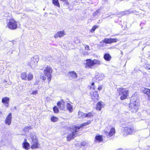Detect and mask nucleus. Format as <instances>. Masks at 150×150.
I'll list each match as a JSON object with an SVG mask.
<instances>
[{
    "mask_svg": "<svg viewBox=\"0 0 150 150\" xmlns=\"http://www.w3.org/2000/svg\"><path fill=\"white\" fill-rule=\"evenodd\" d=\"M117 91L119 96H120V99L121 100H124L128 98L129 91L126 88L121 87L117 88Z\"/></svg>",
    "mask_w": 150,
    "mask_h": 150,
    "instance_id": "f257e3e1",
    "label": "nucleus"
},
{
    "mask_svg": "<svg viewBox=\"0 0 150 150\" xmlns=\"http://www.w3.org/2000/svg\"><path fill=\"white\" fill-rule=\"evenodd\" d=\"M86 62L84 63L85 67L86 69L93 68L95 65H99L101 64L100 60L94 59H87L86 60Z\"/></svg>",
    "mask_w": 150,
    "mask_h": 150,
    "instance_id": "f03ea898",
    "label": "nucleus"
},
{
    "mask_svg": "<svg viewBox=\"0 0 150 150\" xmlns=\"http://www.w3.org/2000/svg\"><path fill=\"white\" fill-rule=\"evenodd\" d=\"M74 126H71L69 128V130L72 131L71 133L69 134L67 137V141H69L72 139H73L74 137H76L79 136L80 134L78 132L79 131L77 130L76 129L74 128Z\"/></svg>",
    "mask_w": 150,
    "mask_h": 150,
    "instance_id": "7ed1b4c3",
    "label": "nucleus"
},
{
    "mask_svg": "<svg viewBox=\"0 0 150 150\" xmlns=\"http://www.w3.org/2000/svg\"><path fill=\"white\" fill-rule=\"evenodd\" d=\"M30 138L32 140L30 142L31 148L32 149H34L39 148L40 146V144L38 137L35 135H31L30 136Z\"/></svg>",
    "mask_w": 150,
    "mask_h": 150,
    "instance_id": "20e7f679",
    "label": "nucleus"
},
{
    "mask_svg": "<svg viewBox=\"0 0 150 150\" xmlns=\"http://www.w3.org/2000/svg\"><path fill=\"white\" fill-rule=\"evenodd\" d=\"M18 27V22L13 18H10L7 22V27L11 30H15Z\"/></svg>",
    "mask_w": 150,
    "mask_h": 150,
    "instance_id": "39448f33",
    "label": "nucleus"
},
{
    "mask_svg": "<svg viewBox=\"0 0 150 150\" xmlns=\"http://www.w3.org/2000/svg\"><path fill=\"white\" fill-rule=\"evenodd\" d=\"M52 71V69L50 67L47 66L44 70V73L45 76L47 77V79L49 83L50 82L52 78L51 74Z\"/></svg>",
    "mask_w": 150,
    "mask_h": 150,
    "instance_id": "423d86ee",
    "label": "nucleus"
},
{
    "mask_svg": "<svg viewBox=\"0 0 150 150\" xmlns=\"http://www.w3.org/2000/svg\"><path fill=\"white\" fill-rule=\"evenodd\" d=\"M33 74L30 73L27 74L26 72H24L21 74V77L22 80L30 81L33 79Z\"/></svg>",
    "mask_w": 150,
    "mask_h": 150,
    "instance_id": "0eeeda50",
    "label": "nucleus"
},
{
    "mask_svg": "<svg viewBox=\"0 0 150 150\" xmlns=\"http://www.w3.org/2000/svg\"><path fill=\"white\" fill-rule=\"evenodd\" d=\"M134 132V127L132 126L124 127L123 130V134L126 135L132 134Z\"/></svg>",
    "mask_w": 150,
    "mask_h": 150,
    "instance_id": "6e6552de",
    "label": "nucleus"
},
{
    "mask_svg": "<svg viewBox=\"0 0 150 150\" xmlns=\"http://www.w3.org/2000/svg\"><path fill=\"white\" fill-rule=\"evenodd\" d=\"M90 96L92 100L94 102H96L99 100L100 97L98 91H96L91 92L90 93Z\"/></svg>",
    "mask_w": 150,
    "mask_h": 150,
    "instance_id": "1a4fd4ad",
    "label": "nucleus"
},
{
    "mask_svg": "<svg viewBox=\"0 0 150 150\" xmlns=\"http://www.w3.org/2000/svg\"><path fill=\"white\" fill-rule=\"evenodd\" d=\"M103 132L106 137L107 138H109L114 136L115 133V128L112 127L110 128L109 132H108L106 130H104Z\"/></svg>",
    "mask_w": 150,
    "mask_h": 150,
    "instance_id": "9d476101",
    "label": "nucleus"
},
{
    "mask_svg": "<svg viewBox=\"0 0 150 150\" xmlns=\"http://www.w3.org/2000/svg\"><path fill=\"white\" fill-rule=\"evenodd\" d=\"M118 40L116 38H105L103 40V42L105 44H111L113 43L116 42L118 41Z\"/></svg>",
    "mask_w": 150,
    "mask_h": 150,
    "instance_id": "9b49d317",
    "label": "nucleus"
},
{
    "mask_svg": "<svg viewBox=\"0 0 150 150\" xmlns=\"http://www.w3.org/2000/svg\"><path fill=\"white\" fill-rule=\"evenodd\" d=\"M79 115L82 118H86V117L90 118L93 117V114L92 112H90L87 113H84L81 112H79Z\"/></svg>",
    "mask_w": 150,
    "mask_h": 150,
    "instance_id": "f8f14e48",
    "label": "nucleus"
},
{
    "mask_svg": "<svg viewBox=\"0 0 150 150\" xmlns=\"http://www.w3.org/2000/svg\"><path fill=\"white\" fill-rule=\"evenodd\" d=\"M57 105L58 106L60 109L61 110H64L65 109V102L62 99H61L60 101L57 102Z\"/></svg>",
    "mask_w": 150,
    "mask_h": 150,
    "instance_id": "ddd939ff",
    "label": "nucleus"
},
{
    "mask_svg": "<svg viewBox=\"0 0 150 150\" xmlns=\"http://www.w3.org/2000/svg\"><path fill=\"white\" fill-rule=\"evenodd\" d=\"M38 61V59L33 58L29 62L28 65L31 67H34L37 65Z\"/></svg>",
    "mask_w": 150,
    "mask_h": 150,
    "instance_id": "4468645a",
    "label": "nucleus"
},
{
    "mask_svg": "<svg viewBox=\"0 0 150 150\" xmlns=\"http://www.w3.org/2000/svg\"><path fill=\"white\" fill-rule=\"evenodd\" d=\"M91 123L90 120H88L86 122H85L81 124L79 126H77L76 125H74V128L76 129L79 131V129L81 128H82L84 127L89 125Z\"/></svg>",
    "mask_w": 150,
    "mask_h": 150,
    "instance_id": "2eb2a0df",
    "label": "nucleus"
},
{
    "mask_svg": "<svg viewBox=\"0 0 150 150\" xmlns=\"http://www.w3.org/2000/svg\"><path fill=\"white\" fill-rule=\"evenodd\" d=\"M104 105L105 104L102 101H100L98 102L96 104L95 108L97 110L100 111Z\"/></svg>",
    "mask_w": 150,
    "mask_h": 150,
    "instance_id": "dca6fc26",
    "label": "nucleus"
},
{
    "mask_svg": "<svg viewBox=\"0 0 150 150\" xmlns=\"http://www.w3.org/2000/svg\"><path fill=\"white\" fill-rule=\"evenodd\" d=\"M12 120V114L11 113H9L7 116L5 120V123L6 125H10L11 123Z\"/></svg>",
    "mask_w": 150,
    "mask_h": 150,
    "instance_id": "f3484780",
    "label": "nucleus"
},
{
    "mask_svg": "<svg viewBox=\"0 0 150 150\" xmlns=\"http://www.w3.org/2000/svg\"><path fill=\"white\" fill-rule=\"evenodd\" d=\"M103 140V136L102 135H97L94 138V142L95 143H99L102 142Z\"/></svg>",
    "mask_w": 150,
    "mask_h": 150,
    "instance_id": "a211bd4d",
    "label": "nucleus"
},
{
    "mask_svg": "<svg viewBox=\"0 0 150 150\" xmlns=\"http://www.w3.org/2000/svg\"><path fill=\"white\" fill-rule=\"evenodd\" d=\"M65 35L66 33H65V31L64 30H63L57 32L54 35V37L55 38H61L63 37Z\"/></svg>",
    "mask_w": 150,
    "mask_h": 150,
    "instance_id": "6ab92c4d",
    "label": "nucleus"
},
{
    "mask_svg": "<svg viewBox=\"0 0 150 150\" xmlns=\"http://www.w3.org/2000/svg\"><path fill=\"white\" fill-rule=\"evenodd\" d=\"M139 104L138 103H136L135 101L134 103H132V105H131V110L133 112H136L138 109Z\"/></svg>",
    "mask_w": 150,
    "mask_h": 150,
    "instance_id": "aec40b11",
    "label": "nucleus"
},
{
    "mask_svg": "<svg viewBox=\"0 0 150 150\" xmlns=\"http://www.w3.org/2000/svg\"><path fill=\"white\" fill-rule=\"evenodd\" d=\"M9 98L7 97L3 98L2 99V102L6 107H8L9 105Z\"/></svg>",
    "mask_w": 150,
    "mask_h": 150,
    "instance_id": "412c9836",
    "label": "nucleus"
},
{
    "mask_svg": "<svg viewBox=\"0 0 150 150\" xmlns=\"http://www.w3.org/2000/svg\"><path fill=\"white\" fill-rule=\"evenodd\" d=\"M68 73L69 77L74 79H76L77 77V74L74 71H69Z\"/></svg>",
    "mask_w": 150,
    "mask_h": 150,
    "instance_id": "4be33fe9",
    "label": "nucleus"
},
{
    "mask_svg": "<svg viewBox=\"0 0 150 150\" xmlns=\"http://www.w3.org/2000/svg\"><path fill=\"white\" fill-rule=\"evenodd\" d=\"M22 146L23 148L27 150L29 149L30 144L28 142H26V139H25V141L23 143Z\"/></svg>",
    "mask_w": 150,
    "mask_h": 150,
    "instance_id": "5701e85b",
    "label": "nucleus"
},
{
    "mask_svg": "<svg viewBox=\"0 0 150 150\" xmlns=\"http://www.w3.org/2000/svg\"><path fill=\"white\" fill-rule=\"evenodd\" d=\"M104 59L107 61H110L111 59V57L110 55L108 53L104 54L103 56Z\"/></svg>",
    "mask_w": 150,
    "mask_h": 150,
    "instance_id": "b1692460",
    "label": "nucleus"
},
{
    "mask_svg": "<svg viewBox=\"0 0 150 150\" xmlns=\"http://www.w3.org/2000/svg\"><path fill=\"white\" fill-rule=\"evenodd\" d=\"M88 88L90 90H95L96 88V87L95 85V83L94 82H92L91 84V85H88Z\"/></svg>",
    "mask_w": 150,
    "mask_h": 150,
    "instance_id": "393cba45",
    "label": "nucleus"
},
{
    "mask_svg": "<svg viewBox=\"0 0 150 150\" xmlns=\"http://www.w3.org/2000/svg\"><path fill=\"white\" fill-rule=\"evenodd\" d=\"M58 0H52V3L54 6L59 8H60V5Z\"/></svg>",
    "mask_w": 150,
    "mask_h": 150,
    "instance_id": "a878e982",
    "label": "nucleus"
},
{
    "mask_svg": "<svg viewBox=\"0 0 150 150\" xmlns=\"http://www.w3.org/2000/svg\"><path fill=\"white\" fill-rule=\"evenodd\" d=\"M67 109L70 112H71L73 111V107L70 103H67Z\"/></svg>",
    "mask_w": 150,
    "mask_h": 150,
    "instance_id": "bb28decb",
    "label": "nucleus"
},
{
    "mask_svg": "<svg viewBox=\"0 0 150 150\" xmlns=\"http://www.w3.org/2000/svg\"><path fill=\"white\" fill-rule=\"evenodd\" d=\"M142 92L146 94L147 96L149 95L150 94V89L149 88H144V89L143 90Z\"/></svg>",
    "mask_w": 150,
    "mask_h": 150,
    "instance_id": "cd10ccee",
    "label": "nucleus"
},
{
    "mask_svg": "<svg viewBox=\"0 0 150 150\" xmlns=\"http://www.w3.org/2000/svg\"><path fill=\"white\" fill-rule=\"evenodd\" d=\"M98 28V26L97 25H94L92 27V28L90 30V32L91 33L94 32L96 29Z\"/></svg>",
    "mask_w": 150,
    "mask_h": 150,
    "instance_id": "c85d7f7f",
    "label": "nucleus"
},
{
    "mask_svg": "<svg viewBox=\"0 0 150 150\" xmlns=\"http://www.w3.org/2000/svg\"><path fill=\"white\" fill-rule=\"evenodd\" d=\"M54 112V113L57 114L59 113V110L57 106H54L53 108Z\"/></svg>",
    "mask_w": 150,
    "mask_h": 150,
    "instance_id": "c756f323",
    "label": "nucleus"
},
{
    "mask_svg": "<svg viewBox=\"0 0 150 150\" xmlns=\"http://www.w3.org/2000/svg\"><path fill=\"white\" fill-rule=\"evenodd\" d=\"M51 120L53 122H55L58 120V118L54 116H52L50 118Z\"/></svg>",
    "mask_w": 150,
    "mask_h": 150,
    "instance_id": "7c9ffc66",
    "label": "nucleus"
},
{
    "mask_svg": "<svg viewBox=\"0 0 150 150\" xmlns=\"http://www.w3.org/2000/svg\"><path fill=\"white\" fill-rule=\"evenodd\" d=\"M145 67L146 69H150V65L148 64H146Z\"/></svg>",
    "mask_w": 150,
    "mask_h": 150,
    "instance_id": "2f4dec72",
    "label": "nucleus"
},
{
    "mask_svg": "<svg viewBox=\"0 0 150 150\" xmlns=\"http://www.w3.org/2000/svg\"><path fill=\"white\" fill-rule=\"evenodd\" d=\"M99 11L98 10H96L95 12L93 13L94 16H95L99 13Z\"/></svg>",
    "mask_w": 150,
    "mask_h": 150,
    "instance_id": "473e14b6",
    "label": "nucleus"
},
{
    "mask_svg": "<svg viewBox=\"0 0 150 150\" xmlns=\"http://www.w3.org/2000/svg\"><path fill=\"white\" fill-rule=\"evenodd\" d=\"M38 93V91L35 90L32 91L31 94L33 95H36Z\"/></svg>",
    "mask_w": 150,
    "mask_h": 150,
    "instance_id": "72a5a7b5",
    "label": "nucleus"
},
{
    "mask_svg": "<svg viewBox=\"0 0 150 150\" xmlns=\"http://www.w3.org/2000/svg\"><path fill=\"white\" fill-rule=\"evenodd\" d=\"M102 88V85H100L98 86V87L97 89L98 91H100L101 90Z\"/></svg>",
    "mask_w": 150,
    "mask_h": 150,
    "instance_id": "f704fd0d",
    "label": "nucleus"
},
{
    "mask_svg": "<svg viewBox=\"0 0 150 150\" xmlns=\"http://www.w3.org/2000/svg\"><path fill=\"white\" fill-rule=\"evenodd\" d=\"M84 47L85 50H89V46L88 45H85Z\"/></svg>",
    "mask_w": 150,
    "mask_h": 150,
    "instance_id": "c9c22d12",
    "label": "nucleus"
},
{
    "mask_svg": "<svg viewBox=\"0 0 150 150\" xmlns=\"http://www.w3.org/2000/svg\"><path fill=\"white\" fill-rule=\"evenodd\" d=\"M61 1L66 2V4H69L68 1L67 0H60Z\"/></svg>",
    "mask_w": 150,
    "mask_h": 150,
    "instance_id": "e433bc0d",
    "label": "nucleus"
},
{
    "mask_svg": "<svg viewBox=\"0 0 150 150\" xmlns=\"http://www.w3.org/2000/svg\"><path fill=\"white\" fill-rule=\"evenodd\" d=\"M147 83L148 84V87H150V81H149L147 82Z\"/></svg>",
    "mask_w": 150,
    "mask_h": 150,
    "instance_id": "4c0bfd02",
    "label": "nucleus"
},
{
    "mask_svg": "<svg viewBox=\"0 0 150 150\" xmlns=\"http://www.w3.org/2000/svg\"><path fill=\"white\" fill-rule=\"evenodd\" d=\"M148 100L149 101H150V94L148 95Z\"/></svg>",
    "mask_w": 150,
    "mask_h": 150,
    "instance_id": "58836bf2",
    "label": "nucleus"
},
{
    "mask_svg": "<svg viewBox=\"0 0 150 150\" xmlns=\"http://www.w3.org/2000/svg\"><path fill=\"white\" fill-rule=\"evenodd\" d=\"M117 150H123L122 149H117Z\"/></svg>",
    "mask_w": 150,
    "mask_h": 150,
    "instance_id": "ea45409f",
    "label": "nucleus"
},
{
    "mask_svg": "<svg viewBox=\"0 0 150 150\" xmlns=\"http://www.w3.org/2000/svg\"><path fill=\"white\" fill-rule=\"evenodd\" d=\"M46 79V78L45 77L44 79H43L44 80Z\"/></svg>",
    "mask_w": 150,
    "mask_h": 150,
    "instance_id": "a19ab883",
    "label": "nucleus"
},
{
    "mask_svg": "<svg viewBox=\"0 0 150 150\" xmlns=\"http://www.w3.org/2000/svg\"><path fill=\"white\" fill-rule=\"evenodd\" d=\"M38 83V82H37V83H36V84H37Z\"/></svg>",
    "mask_w": 150,
    "mask_h": 150,
    "instance_id": "79ce46f5",
    "label": "nucleus"
}]
</instances>
